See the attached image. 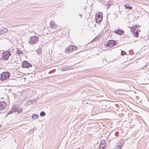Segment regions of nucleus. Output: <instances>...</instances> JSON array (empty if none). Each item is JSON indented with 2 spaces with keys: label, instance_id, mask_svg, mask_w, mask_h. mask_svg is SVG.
Segmentation results:
<instances>
[{
  "label": "nucleus",
  "instance_id": "nucleus-28",
  "mask_svg": "<svg viewBox=\"0 0 149 149\" xmlns=\"http://www.w3.org/2000/svg\"><path fill=\"white\" fill-rule=\"evenodd\" d=\"M118 133V132H116L115 133V136H117Z\"/></svg>",
  "mask_w": 149,
  "mask_h": 149
},
{
  "label": "nucleus",
  "instance_id": "nucleus-3",
  "mask_svg": "<svg viewBox=\"0 0 149 149\" xmlns=\"http://www.w3.org/2000/svg\"><path fill=\"white\" fill-rule=\"evenodd\" d=\"M77 47L71 45L67 48L65 50V52L66 53H69L70 52H72L74 50H77Z\"/></svg>",
  "mask_w": 149,
  "mask_h": 149
},
{
  "label": "nucleus",
  "instance_id": "nucleus-14",
  "mask_svg": "<svg viewBox=\"0 0 149 149\" xmlns=\"http://www.w3.org/2000/svg\"><path fill=\"white\" fill-rule=\"evenodd\" d=\"M2 56H11V53L10 51H5L2 53Z\"/></svg>",
  "mask_w": 149,
  "mask_h": 149
},
{
  "label": "nucleus",
  "instance_id": "nucleus-34",
  "mask_svg": "<svg viewBox=\"0 0 149 149\" xmlns=\"http://www.w3.org/2000/svg\"><path fill=\"white\" fill-rule=\"evenodd\" d=\"M1 125H0V127H1Z\"/></svg>",
  "mask_w": 149,
  "mask_h": 149
},
{
  "label": "nucleus",
  "instance_id": "nucleus-32",
  "mask_svg": "<svg viewBox=\"0 0 149 149\" xmlns=\"http://www.w3.org/2000/svg\"><path fill=\"white\" fill-rule=\"evenodd\" d=\"M51 72H52V71H49V74H50V73H51Z\"/></svg>",
  "mask_w": 149,
  "mask_h": 149
},
{
  "label": "nucleus",
  "instance_id": "nucleus-25",
  "mask_svg": "<svg viewBox=\"0 0 149 149\" xmlns=\"http://www.w3.org/2000/svg\"><path fill=\"white\" fill-rule=\"evenodd\" d=\"M13 106L14 107V109H15V110H16V111H17L18 110V108L15 105H13Z\"/></svg>",
  "mask_w": 149,
  "mask_h": 149
},
{
  "label": "nucleus",
  "instance_id": "nucleus-30",
  "mask_svg": "<svg viewBox=\"0 0 149 149\" xmlns=\"http://www.w3.org/2000/svg\"><path fill=\"white\" fill-rule=\"evenodd\" d=\"M14 49H12V53H13V52H14V51H15V50H14Z\"/></svg>",
  "mask_w": 149,
  "mask_h": 149
},
{
  "label": "nucleus",
  "instance_id": "nucleus-18",
  "mask_svg": "<svg viewBox=\"0 0 149 149\" xmlns=\"http://www.w3.org/2000/svg\"><path fill=\"white\" fill-rule=\"evenodd\" d=\"M15 50L16 53L18 55H20L21 53H22V52L19 50H17V49H14Z\"/></svg>",
  "mask_w": 149,
  "mask_h": 149
},
{
  "label": "nucleus",
  "instance_id": "nucleus-2",
  "mask_svg": "<svg viewBox=\"0 0 149 149\" xmlns=\"http://www.w3.org/2000/svg\"><path fill=\"white\" fill-rule=\"evenodd\" d=\"M38 41V37L37 36H34L31 37L29 40V43L30 45H33L36 43Z\"/></svg>",
  "mask_w": 149,
  "mask_h": 149
},
{
  "label": "nucleus",
  "instance_id": "nucleus-13",
  "mask_svg": "<svg viewBox=\"0 0 149 149\" xmlns=\"http://www.w3.org/2000/svg\"><path fill=\"white\" fill-rule=\"evenodd\" d=\"M114 57L115 56H107V57L105 59L106 60H107V59L108 60L107 61V62H110L116 60V59L114 58Z\"/></svg>",
  "mask_w": 149,
  "mask_h": 149
},
{
  "label": "nucleus",
  "instance_id": "nucleus-33",
  "mask_svg": "<svg viewBox=\"0 0 149 149\" xmlns=\"http://www.w3.org/2000/svg\"><path fill=\"white\" fill-rule=\"evenodd\" d=\"M31 101V102H32V103H33V102H32L31 101H31Z\"/></svg>",
  "mask_w": 149,
  "mask_h": 149
},
{
  "label": "nucleus",
  "instance_id": "nucleus-17",
  "mask_svg": "<svg viewBox=\"0 0 149 149\" xmlns=\"http://www.w3.org/2000/svg\"><path fill=\"white\" fill-rule=\"evenodd\" d=\"M39 117L38 115L36 114H34L32 116V118L33 119H35Z\"/></svg>",
  "mask_w": 149,
  "mask_h": 149
},
{
  "label": "nucleus",
  "instance_id": "nucleus-9",
  "mask_svg": "<svg viewBox=\"0 0 149 149\" xmlns=\"http://www.w3.org/2000/svg\"><path fill=\"white\" fill-rule=\"evenodd\" d=\"M7 28L4 27L0 28V35L3 34L8 31Z\"/></svg>",
  "mask_w": 149,
  "mask_h": 149
},
{
  "label": "nucleus",
  "instance_id": "nucleus-15",
  "mask_svg": "<svg viewBox=\"0 0 149 149\" xmlns=\"http://www.w3.org/2000/svg\"><path fill=\"white\" fill-rule=\"evenodd\" d=\"M121 143H118L117 146H116L113 149H121Z\"/></svg>",
  "mask_w": 149,
  "mask_h": 149
},
{
  "label": "nucleus",
  "instance_id": "nucleus-24",
  "mask_svg": "<svg viewBox=\"0 0 149 149\" xmlns=\"http://www.w3.org/2000/svg\"><path fill=\"white\" fill-rule=\"evenodd\" d=\"M127 54L126 52L124 51H121V55H124L126 54Z\"/></svg>",
  "mask_w": 149,
  "mask_h": 149
},
{
  "label": "nucleus",
  "instance_id": "nucleus-22",
  "mask_svg": "<svg viewBox=\"0 0 149 149\" xmlns=\"http://www.w3.org/2000/svg\"><path fill=\"white\" fill-rule=\"evenodd\" d=\"M9 56H1V58H0V59L2 58L4 60H7L9 58Z\"/></svg>",
  "mask_w": 149,
  "mask_h": 149
},
{
  "label": "nucleus",
  "instance_id": "nucleus-20",
  "mask_svg": "<svg viewBox=\"0 0 149 149\" xmlns=\"http://www.w3.org/2000/svg\"><path fill=\"white\" fill-rule=\"evenodd\" d=\"M125 8L126 9H132V7L130 6L128 4H127L126 5H125Z\"/></svg>",
  "mask_w": 149,
  "mask_h": 149
},
{
  "label": "nucleus",
  "instance_id": "nucleus-26",
  "mask_svg": "<svg viewBox=\"0 0 149 149\" xmlns=\"http://www.w3.org/2000/svg\"><path fill=\"white\" fill-rule=\"evenodd\" d=\"M136 37H137L138 36L139 33L136 31L135 32V33L134 34Z\"/></svg>",
  "mask_w": 149,
  "mask_h": 149
},
{
  "label": "nucleus",
  "instance_id": "nucleus-11",
  "mask_svg": "<svg viewBox=\"0 0 149 149\" xmlns=\"http://www.w3.org/2000/svg\"><path fill=\"white\" fill-rule=\"evenodd\" d=\"M50 25L51 28L55 29L57 28L58 25L53 21H51Z\"/></svg>",
  "mask_w": 149,
  "mask_h": 149
},
{
  "label": "nucleus",
  "instance_id": "nucleus-12",
  "mask_svg": "<svg viewBox=\"0 0 149 149\" xmlns=\"http://www.w3.org/2000/svg\"><path fill=\"white\" fill-rule=\"evenodd\" d=\"M114 33L119 35H121L124 33V31L123 30L118 29L114 31Z\"/></svg>",
  "mask_w": 149,
  "mask_h": 149
},
{
  "label": "nucleus",
  "instance_id": "nucleus-7",
  "mask_svg": "<svg viewBox=\"0 0 149 149\" xmlns=\"http://www.w3.org/2000/svg\"><path fill=\"white\" fill-rule=\"evenodd\" d=\"M6 103L5 102H0V111L4 109L6 107Z\"/></svg>",
  "mask_w": 149,
  "mask_h": 149
},
{
  "label": "nucleus",
  "instance_id": "nucleus-1",
  "mask_svg": "<svg viewBox=\"0 0 149 149\" xmlns=\"http://www.w3.org/2000/svg\"><path fill=\"white\" fill-rule=\"evenodd\" d=\"M10 76V73L8 72L2 73L1 74L0 80L3 81L8 79Z\"/></svg>",
  "mask_w": 149,
  "mask_h": 149
},
{
  "label": "nucleus",
  "instance_id": "nucleus-6",
  "mask_svg": "<svg viewBox=\"0 0 149 149\" xmlns=\"http://www.w3.org/2000/svg\"><path fill=\"white\" fill-rule=\"evenodd\" d=\"M102 15L101 14H99L95 17V21L97 24H99L102 21Z\"/></svg>",
  "mask_w": 149,
  "mask_h": 149
},
{
  "label": "nucleus",
  "instance_id": "nucleus-27",
  "mask_svg": "<svg viewBox=\"0 0 149 149\" xmlns=\"http://www.w3.org/2000/svg\"><path fill=\"white\" fill-rule=\"evenodd\" d=\"M35 130V129L33 128L32 129L30 130V132H32V133H33L34 131Z\"/></svg>",
  "mask_w": 149,
  "mask_h": 149
},
{
  "label": "nucleus",
  "instance_id": "nucleus-23",
  "mask_svg": "<svg viewBox=\"0 0 149 149\" xmlns=\"http://www.w3.org/2000/svg\"><path fill=\"white\" fill-rule=\"evenodd\" d=\"M45 113L43 111H42V112H40V116L42 117L45 116Z\"/></svg>",
  "mask_w": 149,
  "mask_h": 149
},
{
  "label": "nucleus",
  "instance_id": "nucleus-5",
  "mask_svg": "<svg viewBox=\"0 0 149 149\" xmlns=\"http://www.w3.org/2000/svg\"><path fill=\"white\" fill-rule=\"evenodd\" d=\"M116 44V42L115 41L111 40L107 42L106 44V46L111 48L115 46Z\"/></svg>",
  "mask_w": 149,
  "mask_h": 149
},
{
  "label": "nucleus",
  "instance_id": "nucleus-31",
  "mask_svg": "<svg viewBox=\"0 0 149 149\" xmlns=\"http://www.w3.org/2000/svg\"><path fill=\"white\" fill-rule=\"evenodd\" d=\"M79 15L81 17H82V14H79Z\"/></svg>",
  "mask_w": 149,
  "mask_h": 149
},
{
  "label": "nucleus",
  "instance_id": "nucleus-21",
  "mask_svg": "<svg viewBox=\"0 0 149 149\" xmlns=\"http://www.w3.org/2000/svg\"><path fill=\"white\" fill-rule=\"evenodd\" d=\"M38 55H40L41 54V50L40 49H38L36 51Z\"/></svg>",
  "mask_w": 149,
  "mask_h": 149
},
{
  "label": "nucleus",
  "instance_id": "nucleus-19",
  "mask_svg": "<svg viewBox=\"0 0 149 149\" xmlns=\"http://www.w3.org/2000/svg\"><path fill=\"white\" fill-rule=\"evenodd\" d=\"M14 107H13L12 109L11 110L9 111L7 113V115H9L10 114H12L13 112H14L15 111H16V110H15L14 109Z\"/></svg>",
  "mask_w": 149,
  "mask_h": 149
},
{
  "label": "nucleus",
  "instance_id": "nucleus-10",
  "mask_svg": "<svg viewBox=\"0 0 149 149\" xmlns=\"http://www.w3.org/2000/svg\"><path fill=\"white\" fill-rule=\"evenodd\" d=\"M73 69L72 66H63L62 71H65Z\"/></svg>",
  "mask_w": 149,
  "mask_h": 149
},
{
  "label": "nucleus",
  "instance_id": "nucleus-4",
  "mask_svg": "<svg viewBox=\"0 0 149 149\" xmlns=\"http://www.w3.org/2000/svg\"><path fill=\"white\" fill-rule=\"evenodd\" d=\"M32 65L26 61H24L22 63V67L23 68H28L31 67Z\"/></svg>",
  "mask_w": 149,
  "mask_h": 149
},
{
  "label": "nucleus",
  "instance_id": "nucleus-29",
  "mask_svg": "<svg viewBox=\"0 0 149 149\" xmlns=\"http://www.w3.org/2000/svg\"><path fill=\"white\" fill-rule=\"evenodd\" d=\"M110 5H109V3H107V6H108V8L110 7Z\"/></svg>",
  "mask_w": 149,
  "mask_h": 149
},
{
  "label": "nucleus",
  "instance_id": "nucleus-8",
  "mask_svg": "<svg viewBox=\"0 0 149 149\" xmlns=\"http://www.w3.org/2000/svg\"><path fill=\"white\" fill-rule=\"evenodd\" d=\"M106 143L105 140L102 141H101L100 145L99 146V148L101 149H104L106 147Z\"/></svg>",
  "mask_w": 149,
  "mask_h": 149
},
{
  "label": "nucleus",
  "instance_id": "nucleus-16",
  "mask_svg": "<svg viewBox=\"0 0 149 149\" xmlns=\"http://www.w3.org/2000/svg\"><path fill=\"white\" fill-rule=\"evenodd\" d=\"M137 28V25L135 26H132L130 28V30L131 32H134V31Z\"/></svg>",
  "mask_w": 149,
  "mask_h": 149
}]
</instances>
